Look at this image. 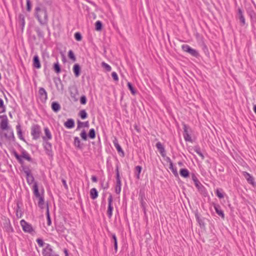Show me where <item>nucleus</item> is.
<instances>
[{
	"mask_svg": "<svg viewBox=\"0 0 256 256\" xmlns=\"http://www.w3.org/2000/svg\"><path fill=\"white\" fill-rule=\"evenodd\" d=\"M120 174L118 172V168H116V192L118 194H120L121 190L120 188Z\"/></svg>",
	"mask_w": 256,
	"mask_h": 256,
	"instance_id": "nucleus-7",
	"label": "nucleus"
},
{
	"mask_svg": "<svg viewBox=\"0 0 256 256\" xmlns=\"http://www.w3.org/2000/svg\"><path fill=\"white\" fill-rule=\"evenodd\" d=\"M222 190H220L218 189H217L216 190V194L218 196V197L220 198H224V194L221 192Z\"/></svg>",
	"mask_w": 256,
	"mask_h": 256,
	"instance_id": "nucleus-41",
	"label": "nucleus"
},
{
	"mask_svg": "<svg viewBox=\"0 0 256 256\" xmlns=\"http://www.w3.org/2000/svg\"><path fill=\"white\" fill-rule=\"evenodd\" d=\"M36 242L40 246L42 247L44 246V241L38 238L36 240Z\"/></svg>",
	"mask_w": 256,
	"mask_h": 256,
	"instance_id": "nucleus-51",
	"label": "nucleus"
},
{
	"mask_svg": "<svg viewBox=\"0 0 256 256\" xmlns=\"http://www.w3.org/2000/svg\"><path fill=\"white\" fill-rule=\"evenodd\" d=\"M140 201H141L142 206H144V204H143V198H142V190H140Z\"/></svg>",
	"mask_w": 256,
	"mask_h": 256,
	"instance_id": "nucleus-60",
	"label": "nucleus"
},
{
	"mask_svg": "<svg viewBox=\"0 0 256 256\" xmlns=\"http://www.w3.org/2000/svg\"><path fill=\"white\" fill-rule=\"evenodd\" d=\"M20 223L24 232L29 233H32L34 232L32 225L26 222L24 220H21Z\"/></svg>",
	"mask_w": 256,
	"mask_h": 256,
	"instance_id": "nucleus-4",
	"label": "nucleus"
},
{
	"mask_svg": "<svg viewBox=\"0 0 256 256\" xmlns=\"http://www.w3.org/2000/svg\"><path fill=\"white\" fill-rule=\"evenodd\" d=\"M41 134V128L40 126L34 124L31 128V134L34 140L40 138Z\"/></svg>",
	"mask_w": 256,
	"mask_h": 256,
	"instance_id": "nucleus-2",
	"label": "nucleus"
},
{
	"mask_svg": "<svg viewBox=\"0 0 256 256\" xmlns=\"http://www.w3.org/2000/svg\"><path fill=\"white\" fill-rule=\"evenodd\" d=\"M214 208L216 210V213L220 216L222 218H224V214L223 210L221 209V207L219 204H214Z\"/></svg>",
	"mask_w": 256,
	"mask_h": 256,
	"instance_id": "nucleus-10",
	"label": "nucleus"
},
{
	"mask_svg": "<svg viewBox=\"0 0 256 256\" xmlns=\"http://www.w3.org/2000/svg\"><path fill=\"white\" fill-rule=\"evenodd\" d=\"M27 182L29 184H32L34 182V178L32 174L26 176Z\"/></svg>",
	"mask_w": 256,
	"mask_h": 256,
	"instance_id": "nucleus-39",
	"label": "nucleus"
},
{
	"mask_svg": "<svg viewBox=\"0 0 256 256\" xmlns=\"http://www.w3.org/2000/svg\"><path fill=\"white\" fill-rule=\"evenodd\" d=\"M182 50L188 53H189L192 56L198 57V52L194 49L192 48L188 44H183L182 46Z\"/></svg>",
	"mask_w": 256,
	"mask_h": 256,
	"instance_id": "nucleus-3",
	"label": "nucleus"
},
{
	"mask_svg": "<svg viewBox=\"0 0 256 256\" xmlns=\"http://www.w3.org/2000/svg\"><path fill=\"white\" fill-rule=\"evenodd\" d=\"M248 13L252 19L256 18V14L252 9H249L248 10Z\"/></svg>",
	"mask_w": 256,
	"mask_h": 256,
	"instance_id": "nucleus-28",
	"label": "nucleus"
},
{
	"mask_svg": "<svg viewBox=\"0 0 256 256\" xmlns=\"http://www.w3.org/2000/svg\"><path fill=\"white\" fill-rule=\"evenodd\" d=\"M38 93L42 100L46 101L47 100V92L43 88H40Z\"/></svg>",
	"mask_w": 256,
	"mask_h": 256,
	"instance_id": "nucleus-11",
	"label": "nucleus"
},
{
	"mask_svg": "<svg viewBox=\"0 0 256 256\" xmlns=\"http://www.w3.org/2000/svg\"><path fill=\"white\" fill-rule=\"evenodd\" d=\"M112 78H113V79L115 81H118V77L117 74L116 72H112Z\"/></svg>",
	"mask_w": 256,
	"mask_h": 256,
	"instance_id": "nucleus-47",
	"label": "nucleus"
},
{
	"mask_svg": "<svg viewBox=\"0 0 256 256\" xmlns=\"http://www.w3.org/2000/svg\"><path fill=\"white\" fill-rule=\"evenodd\" d=\"M192 180L194 181V184L199 182L198 178H197V176H196V175L194 174H192Z\"/></svg>",
	"mask_w": 256,
	"mask_h": 256,
	"instance_id": "nucleus-50",
	"label": "nucleus"
},
{
	"mask_svg": "<svg viewBox=\"0 0 256 256\" xmlns=\"http://www.w3.org/2000/svg\"><path fill=\"white\" fill-rule=\"evenodd\" d=\"M62 184H63L64 186V187L65 188L66 190H68V185L66 184V180H64V179H62Z\"/></svg>",
	"mask_w": 256,
	"mask_h": 256,
	"instance_id": "nucleus-59",
	"label": "nucleus"
},
{
	"mask_svg": "<svg viewBox=\"0 0 256 256\" xmlns=\"http://www.w3.org/2000/svg\"><path fill=\"white\" fill-rule=\"evenodd\" d=\"M24 172L26 174V176H30L32 174L28 168H24Z\"/></svg>",
	"mask_w": 256,
	"mask_h": 256,
	"instance_id": "nucleus-56",
	"label": "nucleus"
},
{
	"mask_svg": "<svg viewBox=\"0 0 256 256\" xmlns=\"http://www.w3.org/2000/svg\"><path fill=\"white\" fill-rule=\"evenodd\" d=\"M46 217H47V220H48V226H50L52 224V222H51V220H50V218L48 206H47Z\"/></svg>",
	"mask_w": 256,
	"mask_h": 256,
	"instance_id": "nucleus-42",
	"label": "nucleus"
},
{
	"mask_svg": "<svg viewBox=\"0 0 256 256\" xmlns=\"http://www.w3.org/2000/svg\"><path fill=\"white\" fill-rule=\"evenodd\" d=\"M64 126L68 128H72L74 126V120L68 119L66 122L64 123Z\"/></svg>",
	"mask_w": 256,
	"mask_h": 256,
	"instance_id": "nucleus-16",
	"label": "nucleus"
},
{
	"mask_svg": "<svg viewBox=\"0 0 256 256\" xmlns=\"http://www.w3.org/2000/svg\"><path fill=\"white\" fill-rule=\"evenodd\" d=\"M16 159L20 162H22V156H19L18 154L16 153L14 154Z\"/></svg>",
	"mask_w": 256,
	"mask_h": 256,
	"instance_id": "nucleus-58",
	"label": "nucleus"
},
{
	"mask_svg": "<svg viewBox=\"0 0 256 256\" xmlns=\"http://www.w3.org/2000/svg\"><path fill=\"white\" fill-rule=\"evenodd\" d=\"M57 231L60 232H64L65 229L64 228H62L61 229L59 228H57Z\"/></svg>",
	"mask_w": 256,
	"mask_h": 256,
	"instance_id": "nucleus-63",
	"label": "nucleus"
},
{
	"mask_svg": "<svg viewBox=\"0 0 256 256\" xmlns=\"http://www.w3.org/2000/svg\"><path fill=\"white\" fill-rule=\"evenodd\" d=\"M112 237L114 240L115 249L116 250L118 244H117V240H116V236L115 234H112Z\"/></svg>",
	"mask_w": 256,
	"mask_h": 256,
	"instance_id": "nucleus-54",
	"label": "nucleus"
},
{
	"mask_svg": "<svg viewBox=\"0 0 256 256\" xmlns=\"http://www.w3.org/2000/svg\"><path fill=\"white\" fill-rule=\"evenodd\" d=\"M180 175L184 178H188L189 176V171L186 168H182L180 171Z\"/></svg>",
	"mask_w": 256,
	"mask_h": 256,
	"instance_id": "nucleus-21",
	"label": "nucleus"
},
{
	"mask_svg": "<svg viewBox=\"0 0 256 256\" xmlns=\"http://www.w3.org/2000/svg\"><path fill=\"white\" fill-rule=\"evenodd\" d=\"M73 70L76 76H80V65L78 64H75L73 68Z\"/></svg>",
	"mask_w": 256,
	"mask_h": 256,
	"instance_id": "nucleus-19",
	"label": "nucleus"
},
{
	"mask_svg": "<svg viewBox=\"0 0 256 256\" xmlns=\"http://www.w3.org/2000/svg\"><path fill=\"white\" fill-rule=\"evenodd\" d=\"M79 116H80V118L82 119H85L87 118L88 114L86 112V110H83L80 112H79Z\"/></svg>",
	"mask_w": 256,
	"mask_h": 256,
	"instance_id": "nucleus-34",
	"label": "nucleus"
},
{
	"mask_svg": "<svg viewBox=\"0 0 256 256\" xmlns=\"http://www.w3.org/2000/svg\"><path fill=\"white\" fill-rule=\"evenodd\" d=\"M74 38H75L76 40H77L78 41L81 40L82 38L81 34L78 32L75 33Z\"/></svg>",
	"mask_w": 256,
	"mask_h": 256,
	"instance_id": "nucleus-45",
	"label": "nucleus"
},
{
	"mask_svg": "<svg viewBox=\"0 0 256 256\" xmlns=\"http://www.w3.org/2000/svg\"><path fill=\"white\" fill-rule=\"evenodd\" d=\"M44 130L46 136L42 137L44 140L46 141L52 139V134L48 128H45Z\"/></svg>",
	"mask_w": 256,
	"mask_h": 256,
	"instance_id": "nucleus-15",
	"label": "nucleus"
},
{
	"mask_svg": "<svg viewBox=\"0 0 256 256\" xmlns=\"http://www.w3.org/2000/svg\"><path fill=\"white\" fill-rule=\"evenodd\" d=\"M74 144L75 146H76V147H77V148H82V146H81V144H80V138L78 137H77V136H76L74 138Z\"/></svg>",
	"mask_w": 256,
	"mask_h": 256,
	"instance_id": "nucleus-24",
	"label": "nucleus"
},
{
	"mask_svg": "<svg viewBox=\"0 0 256 256\" xmlns=\"http://www.w3.org/2000/svg\"><path fill=\"white\" fill-rule=\"evenodd\" d=\"M45 142H46V143L44 144V148L46 150H50L51 148L52 145L50 142H47L46 141H45Z\"/></svg>",
	"mask_w": 256,
	"mask_h": 256,
	"instance_id": "nucleus-49",
	"label": "nucleus"
},
{
	"mask_svg": "<svg viewBox=\"0 0 256 256\" xmlns=\"http://www.w3.org/2000/svg\"><path fill=\"white\" fill-rule=\"evenodd\" d=\"M113 143L117 150L119 152H122L124 154V152L122 151V148L118 144V141L116 138H115L114 140H113Z\"/></svg>",
	"mask_w": 256,
	"mask_h": 256,
	"instance_id": "nucleus-23",
	"label": "nucleus"
},
{
	"mask_svg": "<svg viewBox=\"0 0 256 256\" xmlns=\"http://www.w3.org/2000/svg\"><path fill=\"white\" fill-rule=\"evenodd\" d=\"M92 180L93 182H97V178L96 176H92Z\"/></svg>",
	"mask_w": 256,
	"mask_h": 256,
	"instance_id": "nucleus-64",
	"label": "nucleus"
},
{
	"mask_svg": "<svg viewBox=\"0 0 256 256\" xmlns=\"http://www.w3.org/2000/svg\"><path fill=\"white\" fill-rule=\"evenodd\" d=\"M142 168L140 166H136L135 168V174L138 179L140 178V174L141 172Z\"/></svg>",
	"mask_w": 256,
	"mask_h": 256,
	"instance_id": "nucleus-26",
	"label": "nucleus"
},
{
	"mask_svg": "<svg viewBox=\"0 0 256 256\" xmlns=\"http://www.w3.org/2000/svg\"><path fill=\"white\" fill-rule=\"evenodd\" d=\"M36 32L38 35L39 37H43L44 36L43 32L40 28H37L36 29Z\"/></svg>",
	"mask_w": 256,
	"mask_h": 256,
	"instance_id": "nucleus-48",
	"label": "nucleus"
},
{
	"mask_svg": "<svg viewBox=\"0 0 256 256\" xmlns=\"http://www.w3.org/2000/svg\"><path fill=\"white\" fill-rule=\"evenodd\" d=\"M198 192L204 196H206L208 194V192L206 188L204 186L198 189Z\"/></svg>",
	"mask_w": 256,
	"mask_h": 256,
	"instance_id": "nucleus-30",
	"label": "nucleus"
},
{
	"mask_svg": "<svg viewBox=\"0 0 256 256\" xmlns=\"http://www.w3.org/2000/svg\"><path fill=\"white\" fill-rule=\"evenodd\" d=\"M88 136L90 138H94L96 137V134H95V130L94 128H92L88 132Z\"/></svg>",
	"mask_w": 256,
	"mask_h": 256,
	"instance_id": "nucleus-37",
	"label": "nucleus"
},
{
	"mask_svg": "<svg viewBox=\"0 0 256 256\" xmlns=\"http://www.w3.org/2000/svg\"><path fill=\"white\" fill-rule=\"evenodd\" d=\"M36 16L41 24H44L48 22V14L46 8H41L37 6L35 8Z\"/></svg>",
	"mask_w": 256,
	"mask_h": 256,
	"instance_id": "nucleus-1",
	"label": "nucleus"
},
{
	"mask_svg": "<svg viewBox=\"0 0 256 256\" xmlns=\"http://www.w3.org/2000/svg\"><path fill=\"white\" fill-rule=\"evenodd\" d=\"M16 129L19 138L21 140H24V138L22 137V131L21 130L20 126V124L17 125L16 126Z\"/></svg>",
	"mask_w": 256,
	"mask_h": 256,
	"instance_id": "nucleus-25",
	"label": "nucleus"
},
{
	"mask_svg": "<svg viewBox=\"0 0 256 256\" xmlns=\"http://www.w3.org/2000/svg\"><path fill=\"white\" fill-rule=\"evenodd\" d=\"M5 112V106L4 104L3 100L0 98V113H2Z\"/></svg>",
	"mask_w": 256,
	"mask_h": 256,
	"instance_id": "nucleus-38",
	"label": "nucleus"
},
{
	"mask_svg": "<svg viewBox=\"0 0 256 256\" xmlns=\"http://www.w3.org/2000/svg\"><path fill=\"white\" fill-rule=\"evenodd\" d=\"M2 120L0 123V128L2 130H8V119L6 116H0Z\"/></svg>",
	"mask_w": 256,
	"mask_h": 256,
	"instance_id": "nucleus-5",
	"label": "nucleus"
},
{
	"mask_svg": "<svg viewBox=\"0 0 256 256\" xmlns=\"http://www.w3.org/2000/svg\"><path fill=\"white\" fill-rule=\"evenodd\" d=\"M156 147L158 152H160V154L162 155V156L164 157L166 156V154L164 148L162 145V144L160 142H158L156 144Z\"/></svg>",
	"mask_w": 256,
	"mask_h": 256,
	"instance_id": "nucleus-12",
	"label": "nucleus"
},
{
	"mask_svg": "<svg viewBox=\"0 0 256 256\" xmlns=\"http://www.w3.org/2000/svg\"><path fill=\"white\" fill-rule=\"evenodd\" d=\"M54 68L57 74H58L60 72L61 70L58 62L54 64Z\"/></svg>",
	"mask_w": 256,
	"mask_h": 256,
	"instance_id": "nucleus-33",
	"label": "nucleus"
},
{
	"mask_svg": "<svg viewBox=\"0 0 256 256\" xmlns=\"http://www.w3.org/2000/svg\"><path fill=\"white\" fill-rule=\"evenodd\" d=\"M33 66L36 68H40L41 67L39 58L38 55H35L33 59Z\"/></svg>",
	"mask_w": 256,
	"mask_h": 256,
	"instance_id": "nucleus-13",
	"label": "nucleus"
},
{
	"mask_svg": "<svg viewBox=\"0 0 256 256\" xmlns=\"http://www.w3.org/2000/svg\"><path fill=\"white\" fill-rule=\"evenodd\" d=\"M112 195H110L108 198V208L107 214L109 218H110L112 216L113 206H112Z\"/></svg>",
	"mask_w": 256,
	"mask_h": 256,
	"instance_id": "nucleus-6",
	"label": "nucleus"
},
{
	"mask_svg": "<svg viewBox=\"0 0 256 256\" xmlns=\"http://www.w3.org/2000/svg\"><path fill=\"white\" fill-rule=\"evenodd\" d=\"M68 56L69 58H70L71 60H72L73 61H74V62L76 61V57L74 56V54L72 50H70L68 52Z\"/></svg>",
	"mask_w": 256,
	"mask_h": 256,
	"instance_id": "nucleus-40",
	"label": "nucleus"
},
{
	"mask_svg": "<svg viewBox=\"0 0 256 256\" xmlns=\"http://www.w3.org/2000/svg\"><path fill=\"white\" fill-rule=\"evenodd\" d=\"M238 14L239 15V17L241 16H244L242 14V12L240 8L238 9Z\"/></svg>",
	"mask_w": 256,
	"mask_h": 256,
	"instance_id": "nucleus-62",
	"label": "nucleus"
},
{
	"mask_svg": "<svg viewBox=\"0 0 256 256\" xmlns=\"http://www.w3.org/2000/svg\"><path fill=\"white\" fill-rule=\"evenodd\" d=\"M80 102L82 104H85L86 102V98L85 96H82L80 98Z\"/></svg>",
	"mask_w": 256,
	"mask_h": 256,
	"instance_id": "nucleus-46",
	"label": "nucleus"
},
{
	"mask_svg": "<svg viewBox=\"0 0 256 256\" xmlns=\"http://www.w3.org/2000/svg\"><path fill=\"white\" fill-rule=\"evenodd\" d=\"M169 168L172 170V173L174 175V176H178V172L177 171V169H176V167H174V166L173 164H170V165Z\"/></svg>",
	"mask_w": 256,
	"mask_h": 256,
	"instance_id": "nucleus-27",
	"label": "nucleus"
},
{
	"mask_svg": "<svg viewBox=\"0 0 256 256\" xmlns=\"http://www.w3.org/2000/svg\"><path fill=\"white\" fill-rule=\"evenodd\" d=\"M52 108L56 112H58L60 109V104L56 102H54L52 104Z\"/></svg>",
	"mask_w": 256,
	"mask_h": 256,
	"instance_id": "nucleus-17",
	"label": "nucleus"
},
{
	"mask_svg": "<svg viewBox=\"0 0 256 256\" xmlns=\"http://www.w3.org/2000/svg\"><path fill=\"white\" fill-rule=\"evenodd\" d=\"M22 158H24L28 161H31L32 160V158L28 154L26 151H23L22 152Z\"/></svg>",
	"mask_w": 256,
	"mask_h": 256,
	"instance_id": "nucleus-29",
	"label": "nucleus"
},
{
	"mask_svg": "<svg viewBox=\"0 0 256 256\" xmlns=\"http://www.w3.org/2000/svg\"><path fill=\"white\" fill-rule=\"evenodd\" d=\"M102 66L103 68H104L107 72H110L112 70L111 66L106 63L105 62H102Z\"/></svg>",
	"mask_w": 256,
	"mask_h": 256,
	"instance_id": "nucleus-31",
	"label": "nucleus"
},
{
	"mask_svg": "<svg viewBox=\"0 0 256 256\" xmlns=\"http://www.w3.org/2000/svg\"><path fill=\"white\" fill-rule=\"evenodd\" d=\"M9 132L8 135L7 134H4L5 136L8 138H10L11 137H14V134H13L12 130H10V132Z\"/></svg>",
	"mask_w": 256,
	"mask_h": 256,
	"instance_id": "nucleus-52",
	"label": "nucleus"
},
{
	"mask_svg": "<svg viewBox=\"0 0 256 256\" xmlns=\"http://www.w3.org/2000/svg\"><path fill=\"white\" fill-rule=\"evenodd\" d=\"M95 26H96V30H100L102 28V22L100 21V20H98V21H96V24H95Z\"/></svg>",
	"mask_w": 256,
	"mask_h": 256,
	"instance_id": "nucleus-36",
	"label": "nucleus"
},
{
	"mask_svg": "<svg viewBox=\"0 0 256 256\" xmlns=\"http://www.w3.org/2000/svg\"><path fill=\"white\" fill-rule=\"evenodd\" d=\"M81 138L82 140H87V134L86 132L83 130L80 134Z\"/></svg>",
	"mask_w": 256,
	"mask_h": 256,
	"instance_id": "nucleus-43",
	"label": "nucleus"
},
{
	"mask_svg": "<svg viewBox=\"0 0 256 256\" xmlns=\"http://www.w3.org/2000/svg\"><path fill=\"white\" fill-rule=\"evenodd\" d=\"M27 10L30 12L31 10V4L30 0H26Z\"/></svg>",
	"mask_w": 256,
	"mask_h": 256,
	"instance_id": "nucleus-55",
	"label": "nucleus"
},
{
	"mask_svg": "<svg viewBox=\"0 0 256 256\" xmlns=\"http://www.w3.org/2000/svg\"><path fill=\"white\" fill-rule=\"evenodd\" d=\"M194 150L202 158V159H204V156L202 153V152L200 148L199 147H195L194 148Z\"/></svg>",
	"mask_w": 256,
	"mask_h": 256,
	"instance_id": "nucleus-32",
	"label": "nucleus"
},
{
	"mask_svg": "<svg viewBox=\"0 0 256 256\" xmlns=\"http://www.w3.org/2000/svg\"><path fill=\"white\" fill-rule=\"evenodd\" d=\"M240 20V23L242 26L246 24L245 22V18L244 16H240L239 18Z\"/></svg>",
	"mask_w": 256,
	"mask_h": 256,
	"instance_id": "nucleus-53",
	"label": "nucleus"
},
{
	"mask_svg": "<svg viewBox=\"0 0 256 256\" xmlns=\"http://www.w3.org/2000/svg\"><path fill=\"white\" fill-rule=\"evenodd\" d=\"M166 162H168L170 164H170H173L172 161L171 160L170 158L169 157H167L166 158Z\"/></svg>",
	"mask_w": 256,
	"mask_h": 256,
	"instance_id": "nucleus-61",
	"label": "nucleus"
},
{
	"mask_svg": "<svg viewBox=\"0 0 256 256\" xmlns=\"http://www.w3.org/2000/svg\"><path fill=\"white\" fill-rule=\"evenodd\" d=\"M90 196L92 200L96 199L98 196V192L96 188H92L90 190Z\"/></svg>",
	"mask_w": 256,
	"mask_h": 256,
	"instance_id": "nucleus-22",
	"label": "nucleus"
},
{
	"mask_svg": "<svg viewBox=\"0 0 256 256\" xmlns=\"http://www.w3.org/2000/svg\"><path fill=\"white\" fill-rule=\"evenodd\" d=\"M242 174L244 178L246 180L247 182L249 184L253 186L254 184V179L253 177L249 173L246 172H243Z\"/></svg>",
	"mask_w": 256,
	"mask_h": 256,
	"instance_id": "nucleus-9",
	"label": "nucleus"
},
{
	"mask_svg": "<svg viewBox=\"0 0 256 256\" xmlns=\"http://www.w3.org/2000/svg\"><path fill=\"white\" fill-rule=\"evenodd\" d=\"M33 190L34 194L36 198H38L42 196H40V194L38 192V186L36 182L34 183V184L33 186Z\"/></svg>",
	"mask_w": 256,
	"mask_h": 256,
	"instance_id": "nucleus-18",
	"label": "nucleus"
},
{
	"mask_svg": "<svg viewBox=\"0 0 256 256\" xmlns=\"http://www.w3.org/2000/svg\"><path fill=\"white\" fill-rule=\"evenodd\" d=\"M128 86L129 88V90H130L131 92L133 94H134L135 93H136V92L132 84L131 83H130V82H128Z\"/></svg>",
	"mask_w": 256,
	"mask_h": 256,
	"instance_id": "nucleus-44",
	"label": "nucleus"
},
{
	"mask_svg": "<svg viewBox=\"0 0 256 256\" xmlns=\"http://www.w3.org/2000/svg\"><path fill=\"white\" fill-rule=\"evenodd\" d=\"M184 138L186 141L191 142L192 138L188 131V127L186 124H184Z\"/></svg>",
	"mask_w": 256,
	"mask_h": 256,
	"instance_id": "nucleus-8",
	"label": "nucleus"
},
{
	"mask_svg": "<svg viewBox=\"0 0 256 256\" xmlns=\"http://www.w3.org/2000/svg\"><path fill=\"white\" fill-rule=\"evenodd\" d=\"M39 201L38 202V206L41 208H43L44 207V199L42 196L38 198Z\"/></svg>",
	"mask_w": 256,
	"mask_h": 256,
	"instance_id": "nucleus-35",
	"label": "nucleus"
},
{
	"mask_svg": "<svg viewBox=\"0 0 256 256\" xmlns=\"http://www.w3.org/2000/svg\"><path fill=\"white\" fill-rule=\"evenodd\" d=\"M89 126V122L88 121H86V122H82L80 120H78V126L76 128V130H79L82 127H86L88 128Z\"/></svg>",
	"mask_w": 256,
	"mask_h": 256,
	"instance_id": "nucleus-20",
	"label": "nucleus"
},
{
	"mask_svg": "<svg viewBox=\"0 0 256 256\" xmlns=\"http://www.w3.org/2000/svg\"><path fill=\"white\" fill-rule=\"evenodd\" d=\"M194 184L198 190L203 186L200 181L195 183Z\"/></svg>",
	"mask_w": 256,
	"mask_h": 256,
	"instance_id": "nucleus-57",
	"label": "nucleus"
},
{
	"mask_svg": "<svg viewBox=\"0 0 256 256\" xmlns=\"http://www.w3.org/2000/svg\"><path fill=\"white\" fill-rule=\"evenodd\" d=\"M42 254L44 256H52V250L49 245H47L45 248L43 249Z\"/></svg>",
	"mask_w": 256,
	"mask_h": 256,
	"instance_id": "nucleus-14",
	"label": "nucleus"
}]
</instances>
